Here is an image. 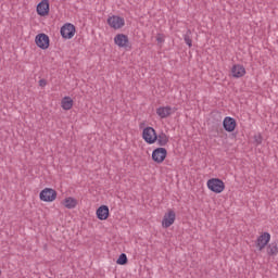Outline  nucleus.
I'll use <instances>...</instances> for the list:
<instances>
[{"instance_id":"9b49d317","label":"nucleus","mask_w":278,"mask_h":278,"mask_svg":"<svg viewBox=\"0 0 278 278\" xmlns=\"http://www.w3.org/2000/svg\"><path fill=\"white\" fill-rule=\"evenodd\" d=\"M238 124L236 123V119L233 117H225L224 122H223V127L225 129V131H228L229 134H231V131L236 130V126Z\"/></svg>"},{"instance_id":"b1692460","label":"nucleus","mask_w":278,"mask_h":278,"mask_svg":"<svg viewBox=\"0 0 278 278\" xmlns=\"http://www.w3.org/2000/svg\"><path fill=\"white\" fill-rule=\"evenodd\" d=\"M156 40H157V42H164V38L161 37V36H157V37H156Z\"/></svg>"},{"instance_id":"f257e3e1","label":"nucleus","mask_w":278,"mask_h":278,"mask_svg":"<svg viewBox=\"0 0 278 278\" xmlns=\"http://www.w3.org/2000/svg\"><path fill=\"white\" fill-rule=\"evenodd\" d=\"M207 188L215 194H220L225 190V182L220 178H212L207 180Z\"/></svg>"},{"instance_id":"ddd939ff","label":"nucleus","mask_w":278,"mask_h":278,"mask_svg":"<svg viewBox=\"0 0 278 278\" xmlns=\"http://www.w3.org/2000/svg\"><path fill=\"white\" fill-rule=\"evenodd\" d=\"M97 218H99V220H108L109 216H110V207H108V205H101L97 212Z\"/></svg>"},{"instance_id":"6e6552de","label":"nucleus","mask_w":278,"mask_h":278,"mask_svg":"<svg viewBox=\"0 0 278 278\" xmlns=\"http://www.w3.org/2000/svg\"><path fill=\"white\" fill-rule=\"evenodd\" d=\"M268 242H270V233L263 232L261 236L257 237L255 244L258 251H264Z\"/></svg>"},{"instance_id":"6ab92c4d","label":"nucleus","mask_w":278,"mask_h":278,"mask_svg":"<svg viewBox=\"0 0 278 278\" xmlns=\"http://www.w3.org/2000/svg\"><path fill=\"white\" fill-rule=\"evenodd\" d=\"M278 254V243L274 241L267 245V255H277Z\"/></svg>"},{"instance_id":"aec40b11","label":"nucleus","mask_w":278,"mask_h":278,"mask_svg":"<svg viewBox=\"0 0 278 278\" xmlns=\"http://www.w3.org/2000/svg\"><path fill=\"white\" fill-rule=\"evenodd\" d=\"M184 40L189 48L192 47V30H187V33L184 35Z\"/></svg>"},{"instance_id":"f8f14e48","label":"nucleus","mask_w":278,"mask_h":278,"mask_svg":"<svg viewBox=\"0 0 278 278\" xmlns=\"http://www.w3.org/2000/svg\"><path fill=\"white\" fill-rule=\"evenodd\" d=\"M37 14L39 16L49 15V0H42L37 4Z\"/></svg>"},{"instance_id":"a211bd4d","label":"nucleus","mask_w":278,"mask_h":278,"mask_svg":"<svg viewBox=\"0 0 278 278\" xmlns=\"http://www.w3.org/2000/svg\"><path fill=\"white\" fill-rule=\"evenodd\" d=\"M61 108H63L64 110H72L73 99L71 97H64L61 101Z\"/></svg>"},{"instance_id":"2eb2a0df","label":"nucleus","mask_w":278,"mask_h":278,"mask_svg":"<svg viewBox=\"0 0 278 278\" xmlns=\"http://www.w3.org/2000/svg\"><path fill=\"white\" fill-rule=\"evenodd\" d=\"M173 112L175 111H173V108L170 106H161L156 109V114L160 116V118H168Z\"/></svg>"},{"instance_id":"20e7f679","label":"nucleus","mask_w":278,"mask_h":278,"mask_svg":"<svg viewBox=\"0 0 278 278\" xmlns=\"http://www.w3.org/2000/svg\"><path fill=\"white\" fill-rule=\"evenodd\" d=\"M166 155H168L166 148H156L152 152V160L156 164H162L166 160Z\"/></svg>"},{"instance_id":"1a4fd4ad","label":"nucleus","mask_w":278,"mask_h":278,"mask_svg":"<svg viewBox=\"0 0 278 278\" xmlns=\"http://www.w3.org/2000/svg\"><path fill=\"white\" fill-rule=\"evenodd\" d=\"M35 42L37 47H39V49H49V36L45 33L37 35L35 38Z\"/></svg>"},{"instance_id":"5701e85b","label":"nucleus","mask_w":278,"mask_h":278,"mask_svg":"<svg viewBox=\"0 0 278 278\" xmlns=\"http://www.w3.org/2000/svg\"><path fill=\"white\" fill-rule=\"evenodd\" d=\"M256 144H262V136H254Z\"/></svg>"},{"instance_id":"9d476101","label":"nucleus","mask_w":278,"mask_h":278,"mask_svg":"<svg viewBox=\"0 0 278 278\" xmlns=\"http://www.w3.org/2000/svg\"><path fill=\"white\" fill-rule=\"evenodd\" d=\"M114 42H115V45H117V47L125 49V48L129 47V37H127V35H125V34H118L115 36Z\"/></svg>"},{"instance_id":"39448f33","label":"nucleus","mask_w":278,"mask_h":278,"mask_svg":"<svg viewBox=\"0 0 278 278\" xmlns=\"http://www.w3.org/2000/svg\"><path fill=\"white\" fill-rule=\"evenodd\" d=\"M108 25H110L112 29H122V27H125V18L118 15H112L108 18Z\"/></svg>"},{"instance_id":"423d86ee","label":"nucleus","mask_w":278,"mask_h":278,"mask_svg":"<svg viewBox=\"0 0 278 278\" xmlns=\"http://www.w3.org/2000/svg\"><path fill=\"white\" fill-rule=\"evenodd\" d=\"M61 36L65 40H71L75 36V25L67 23L61 27Z\"/></svg>"},{"instance_id":"0eeeda50","label":"nucleus","mask_w":278,"mask_h":278,"mask_svg":"<svg viewBox=\"0 0 278 278\" xmlns=\"http://www.w3.org/2000/svg\"><path fill=\"white\" fill-rule=\"evenodd\" d=\"M177 218V214H175V211L168 210L167 213H165L163 220H162V226L164 229H168L174 223L175 219Z\"/></svg>"},{"instance_id":"7ed1b4c3","label":"nucleus","mask_w":278,"mask_h":278,"mask_svg":"<svg viewBox=\"0 0 278 278\" xmlns=\"http://www.w3.org/2000/svg\"><path fill=\"white\" fill-rule=\"evenodd\" d=\"M39 199L46 203H51L58 199V191L52 188H46L39 193Z\"/></svg>"},{"instance_id":"dca6fc26","label":"nucleus","mask_w":278,"mask_h":278,"mask_svg":"<svg viewBox=\"0 0 278 278\" xmlns=\"http://www.w3.org/2000/svg\"><path fill=\"white\" fill-rule=\"evenodd\" d=\"M63 205L67 210H74V207H77V200L75 198H65L63 200Z\"/></svg>"},{"instance_id":"412c9836","label":"nucleus","mask_w":278,"mask_h":278,"mask_svg":"<svg viewBox=\"0 0 278 278\" xmlns=\"http://www.w3.org/2000/svg\"><path fill=\"white\" fill-rule=\"evenodd\" d=\"M127 262H128L127 254H125V253H122L116 261V263L119 264V266H125V264H127Z\"/></svg>"},{"instance_id":"4468645a","label":"nucleus","mask_w":278,"mask_h":278,"mask_svg":"<svg viewBox=\"0 0 278 278\" xmlns=\"http://www.w3.org/2000/svg\"><path fill=\"white\" fill-rule=\"evenodd\" d=\"M231 73H232V77H236L238 79L247 75V70L244 68V66L237 64L232 66Z\"/></svg>"},{"instance_id":"f03ea898","label":"nucleus","mask_w":278,"mask_h":278,"mask_svg":"<svg viewBox=\"0 0 278 278\" xmlns=\"http://www.w3.org/2000/svg\"><path fill=\"white\" fill-rule=\"evenodd\" d=\"M142 138L148 144H155L157 142V132H155L153 127L148 126L142 131Z\"/></svg>"},{"instance_id":"f3484780","label":"nucleus","mask_w":278,"mask_h":278,"mask_svg":"<svg viewBox=\"0 0 278 278\" xmlns=\"http://www.w3.org/2000/svg\"><path fill=\"white\" fill-rule=\"evenodd\" d=\"M156 142L159 147H166L168 144V136L164 132L156 135Z\"/></svg>"},{"instance_id":"4be33fe9","label":"nucleus","mask_w":278,"mask_h":278,"mask_svg":"<svg viewBox=\"0 0 278 278\" xmlns=\"http://www.w3.org/2000/svg\"><path fill=\"white\" fill-rule=\"evenodd\" d=\"M39 86H40L41 88H45V86H47V79H45V78L40 79V80H39Z\"/></svg>"},{"instance_id":"393cba45","label":"nucleus","mask_w":278,"mask_h":278,"mask_svg":"<svg viewBox=\"0 0 278 278\" xmlns=\"http://www.w3.org/2000/svg\"><path fill=\"white\" fill-rule=\"evenodd\" d=\"M0 275H1V270H0Z\"/></svg>"}]
</instances>
